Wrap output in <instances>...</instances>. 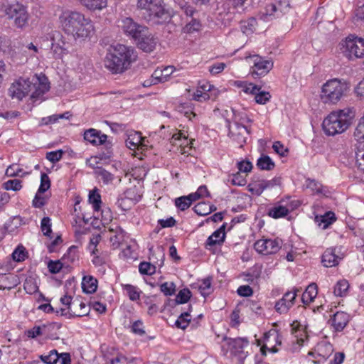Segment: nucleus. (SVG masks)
<instances>
[{
  "label": "nucleus",
  "mask_w": 364,
  "mask_h": 364,
  "mask_svg": "<svg viewBox=\"0 0 364 364\" xmlns=\"http://www.w3.org/2000/svg\"><path fill=\"white\" fill-rule=\"evenodd\" d=\"M60 20L64 31L72 34L75 38H87L94 33L92 21L77 11H65Z\"/></svg>",
  "instance_id": "obj_1"
},
{
  "label": "nucleus",
  "mask_w": 364,
  "mask_h": 364,
  "mask_svg": "<svg viewBox=\"0 0 364 364\" xmlns=\"http://www.w3.org/2000/svg\"><path fill=\"white\" fill-rule=\"evenodd\" d=\"M136 58L134 48L117 44L107 54L105 65L112 73H121L128 69Z\"/></svg>",
  "instance_id": "obj_2"
},
{
  "label": "nucleus",
  "mask_w": 364,
  "mask_h": 364,
  "mask_svg": "<svg viewBox=\"0 0 364 364\" xmlns=\"http://www.w3.org/2000/svg\"><path fill=\"white\" fill-rule=\"evenodd\" d=\"M349 111L338 110L330 113L323 120L322 127L326 134L334 136L345 132L350 124Z\"/></svg>",
  "instance_id": "obj_3"
},
{
  "label": "nucleus",
  "mask_w": 364,
  "mask_h": 364,
  "mask_svg": "<svg viewBox=\"0 0 364 364\" xmlns=\"http://www.w3.org/2000/svg\"><path fill=\"white\" fill-rule=\"evenodd\" d=\"M137 6L144 11L145 18L153 23L160 24L168 17L163 0H137Z\"/></svg>",
  "instance_id": "obj_4"
},
{
  "label": "nucleus",
  "mask_w": 364,
  "mask_h": 364,
  "mask_svg": "<svg viewBox=\"0 0 364 364\" xmlns=\"http://www.w3.org/2000/svg\"><path fill=\"white\" fill-rule=\"evenodd\" d=\"M345 82L334 78L328 80L321 87V99L326 104H336L347 91Z\"/></svg>",
  "instance_id": "obj_5"
},
{
  "label": "nucleus",
  "mask_w": 364,
  "mask_h": 364,
  "mask_svg": "<svg viewBox=\"0 0 364 364\" xmlns=\"http://www.w3.org/2000/svg\"><path fill=\"white\" fill-rule=\"evenodd\" d=\"M5 14L14 19L15 25L23 28L28 22V15L26 7L18 2L8 3L3 5Z\"/></svg>",
  "instance_id": "obj_6"
},
{
  "label": "nucleus",
  "mask_w": 364,
  "mask_h": 364,
  "mask_svg": "<svg viewBox=\"0 0 364 364\" xmlns=\"http://www.w3.org/2000/svg\"><path fill=\"white\" fill-rule=\"evenodd\" d=\"M249 58L253 60L250 73L254 77L267 75L273 68L271 60H266L258 55H250Z\"/></svg>",
  "instance_id": "obj_7"
},
{
  "label": "nucleus",
  "mask_w": 364,
  "mask_h": 364,
  "mask_svg": "<svg viewBox=\"0 0 364 364\" xmlns=\"http://www.w3.org/2000/svg\"><path fill=\"white\" fill-rule=\"evenodd\" d=\"M282 344V338L279 333L276 329H270L264 333L263 336V345L261 347V352L263 355H266V350L272 353H277L278 349L276 345Z\"/></svg>",
  "instance_id": "obj_8"
},
{
  "label": "nucleus",
  "mask_w": 364,
  "mask_h": 364,
  "mask_svg": "<svg viewBox=\"0 0 364 364\" xmlns=\"http://www.w3.org/2000/svg\"><path fill=\"white\" fill-rule=\"evenodd\" d=\"M118 26L121 30L128 36H130L134 40L142 31H146V26L140 25L135 22L131 18H123L118 21Z\"/></svg>",
  "instance_id": "obj_9"
},
{
  "label": "nucleus",
  "mask_w": 364,
  "mask_h": 364,
  "mask_svg": "<svg viewBox=\"0 0 364 364\" xmlns=\"http://www.w3.org/2000/svg\"><path fill=\"white\" fill-rule=\"evenodd\" d=\"M134 41L137 47L145 53L152 52L158 43L157 38L150 33L148 28H146V31H142L138 35Z\"/></svg>",
  "instance_id": "obj_10"
},
{
  "label": "nucleus",
  "mask_w": 364,
  "mask_h": 364,
  "mask_svg": "<svg viewBox=\"0 0 364 364\" xmlns=\"http://www.w3.org/2000/svg\"><path fill=\"white\" fill-rule=\"evenodd\" d=\"M228 136L239 144L240 148L243 147L246 143L247 136L250 134V131L247 127L237 122H235L232 124L228 122Z\"/></svg>",
  "instance_id": "obj_11"
},
{
  "label": "nucleus",
  "mask_w": 364,
  "mask_h": 364,
  "mask_svg": "<svg viewBox=\"0 0 364 364\" xmlns=\"http://www.w3.org/2000/svg\"><path fill=\"white\" fill-rule=\"evenodd\" d=\"M343 47L350 58L353 57L358 58L364 56V39L361 38L348 37Z\"/></svg>",
  "instance_id": "obj_12"
},
{
  "label": "nucleus",
  "mask_w": 364,
  "mask_h": 364,
  "mask_svg": "<svg viewBox=\"0 0 364 364\" xmlns=\"http://www.w3.org/2000/svg\"><path fill=\"white\" fill-rule=\"evenodd\" d=\"M282 240L275 239L259 240L255 243V249L263 255L274 254L282 247Z\"/></svg>",
  "instance_id": "obj_13"
},
{
  "label": "nucleus",
  "mask_w": 364,
  "mask_h": 364,
  "mask_svg": "<svg viewBox=\"0 0 364 364\" xmlns=\"http://www.w3.org/2000/svg\"><path fill=\"white\" fill-rule=\"evenodd\" d=\"M31 82L28 80L20 79L14 82L9 89V94L12 98L21 100L31 92Z\"/></svg>",
  "instance_id": "obj_14"
},
{
  "label": "nucleus",
  "mask_w": 364,
  "mask_h": 364,
  "mask_svg": "<svg viewBox=\"0 0 364 364\" xmlns=\"http://www.w3.org/2000/svg\"><path fill=\"white\" fill-rule=\"evenodd\" d=\"M174 70L175 69L173 66H167L163 69L158 68L151 75V81H145L144 86L147 87L151 85H156L159 82H164L167 81L169 76L173 73Z\"/></svg>",
  "instance_id": "obj_15"
},
{
  "label": "nucleus",
  "mask_w": 364,
  "mask_h": 364,
  "mask_svg": "<svg viewBox=\"0 0 364 364\" xmlns=\"http://www.w3.org/2000/svg\"><path fill=\"white\" fill-rule=\"evenodd\" d=\"M350 321V316L344 311H337L328 320V323L337 332L342 331Z\"/></svg>",
  "instance_id": "obj_16"
},
{
  "label": "nucleus",
  "mask_w": 364,
  "mask_h": 364,
  "mask_svg": "<svg viewBox=\"0 0 364 364\" xmlns=\"http://www.w3.org/2000/svg\"><path fill=\"white\" fill-rule=\"evenodd\" d=\"M229 350L231 353L238 355L240 358H245L244 348L247 346L249 341L245 338H228L227 339Z\"/></svg>",
  "instance_id": "obj_17"
},
{
  "label": "nucleus",
  "mask_w": 364,
  "mask_h": 364,
  "mask_svg": "<svg viewBox=\"0 0 364 364\" xmlns=\"http://www.w3.org/2000/svg\"><path fill=\"white\" fill-rule=\"evenodd\" d=\"M340 251H337V248H328L322 255L321 262L323 266L326 267H331L336 266L339 260L343 257L337 255Z\"/></svg>",
  "instance_id": "obj_18"
},
{
  "label": "nucleus",
  "mask_w": 364,
  "mask_h": 364,
  "mask_svg": "<svg viewBox=\"0 0 364 364\" xmlns=\"http://www.w3.org/2000/svg\"><path fill=\"white\" fill-rule=\"evenodd\" d=\"M84 139L93 145H101L106 144L107 136L95 129H90L85 132Z\"/></svg>",
  "instance_id": "obj_19"
},
{
  "label": "nucleus",
  "mask_w": 364,
  "mask_h": 364,
  "mask_svg": "<svg viewBox=\"0 0 364 364\" xmlns=\"http://www.w3.org/2000/svg\"><path fill=\"white\" fill-rule=\"evenodd\" d=\"M89 166L94 169L95 176L99 181H102L105 185L110 184L114 181V175L102 167L96 166L91 163H90Z\"/></svg>",
  "instance_id": "obj_20"
},
{
  "label": "nucleus",
  "mask_w": 364,
  "mask_h": 364,
  "mask_svg": "<svg viewBox=\"0 0 364 364\" xmlns=\"http://www.w3.org/2000/svg\"><path fill=\"white\" fill-rule=\"evenodd\" d=\"M273 186L274 183L272 181L261 180L250 183L247 186V189L252 194L260 196L266 188Z\"/></svg>",
  "instance_id": "obj_21"
},
{
  "label": "nucleus",
  "mask_w": 364,
  "mask_h": 364,
  "mask_svg": "<svg viewBox=\"0 0 364 364\" xmlns=\"http://www.w3.org/2000/svg\"><path fill=\"white\" fill-rule=\"evenodd\" d=\"M316 222L318 226L321 227L323 230L327 229L333 222L336 221V218L334 213L328 211L323 215L316 216Z\"/></svg>",
  "instance_id": "obj_22"
},
{
  "label": "nucleus",
  "mask_w": 364,
  "mask_h": 364,
  "mask_svg": "<svg viewBox=\"0 0 364 364\" xmlns=\"http://www.w3.org/2000/svg\"><path fill=\"white\" fill-rule=\"evenodd\" d=\"M82 288L84 292L92 294L97 288V280L92 276H85L82 281Z\"/></svg>",
  "instance_id": "obj_23"
},
{
  "label": "nucleus",
  "mask_w": 364,
  "mask_h": 364,
  "mask_svg": "<svg viewBox=\"0 0 364 364\" xmlns=\"http://www.w3.org/2000/svg\"><path fill=\"white\" fill-rule=\"evenodd\" d=\"M79 259L77 247L73 245L70 247L67 252L63 255L61 260L68 267L71 264H74Z\"/></svg>",
  "instance_id": "obj_24"
},
{
  "label": "nucleus",
  "mask_w": 364,
  "mask_h": 364,
  "mask_svg": "<svg viewBox=\"0 0 364 364\" xmlns=\"http://www.w3.org/2000/svg\"><path fill=\"white\" fill-rule=\"evenodd\" d=\"M315 350L318 356L323 359H326L332 354L333 348L330 343L326 341H321L318 343Z\"/></svg>",
  "instance_id": "obj_25"
},
{
  "label": "nucleus",
  "mask_w": 364,
  "mask_h": 364,
  "mask_svg": "<svg viewBox=\"0 0 364 364\" xmlns=\"http://www.w3.org/2000/svg\"><path fill=\"white\" fill-rule=\"evenodd\" d=\"M318 294L317 285L315 283L310 284L303 293L301 301L304 304H308L313 301Z\"/></svg>",
  "instance_id": "obj_26"
},
{
  "label": "nucleus",
  "mask_w": 364,
  "mask_h": 364,
  "mask_svg": "<svg viewBox=\"0 0 364 364\" xmlns=\"http://www.w3.org/2000/svg\"><path fill=\"white\" fill-rule=\"evenodd\" d=\"M50 89V85L43 84L41 86H38L37 83H32L31 86V92H32L31 97L35 102L41 99L43 95Z\"/></svg>",
  "instance_id": "obj_27"
},
{
  "label": "nucleus",
  "mask_w": 364,
  "mask_h": 364,
  "mask_svg": "<svg viewBox=\"0 0 364 364\" xmlns=\"http://www.w3.org/2000/svg\"><path fill=\"white\" fill-rule=\"evenodd\" d=\"M355 159L358 168L364 172V141H359L357 144Z\"/></svg>",
  "instance_id": "obj_28"
},
{
  "label": "nucleus",
  "mask_w": 364,
  "mask_h": 364,
  "mask_svg": "<svg viewBox=\"0 0 364 364\" xmlns=\"http://www.w3.org/2000/svg\"><path fill=\"white\" fill-rule=\"evenodd\" d=\"M257 166L261 170L271 171L275 164L269 156L262 155L257 160Z\"/></svg>",
  "instance_id": "obj_29"
},
{
  "label": "nucleus",
  "mask_w": 364,
  "mask_h": 364,
  "mask_svg": "<svg viewBox=\"0 0 364 364\" xmlns=\"http://www.w3.org/2000/svg\"><path fill=\"white\" fill-rule=\"evenodd\" d=\"M256 26L257 20L253 17L248 18L247 21L240 22V29L242 32L246 35L252 33L255 30Z\"/></svg>",
  "instance_id": "obj_30"
},
{
  "label": "nucleus",
  "mask_w": 364,
  "mask_h": 364,
  "mask_svg": "<svg viewBox=\"0 0 364 364\" xmlns=\"http://www.w3.org/2000/svg\"><path fill=\"white\" fill-rule=\"evenodd\" d=\"M73 314L75 316H86L88 314V308L86 306L85 304L79 301H73Z\"/></svg>",
  "instance_id": "obj_31"
},
{
  "label": "nucleus",
  "mask_w": 364,
  "mask_h": 364,
  "mask_svg": "<svg viewBox=\"0 0 364 364\" xmlns=\"http://www.w3.org/2000/svg\"><path fill=\"white\" fill-rule=\"evenodd\" d=\"M81 4L91 10H101L106 7L107 0H83Z\"/></svg>",
  "instance_id": "obj_32"
},
{
  "label": "nucleus",
  "mask_w": 364,
  "mask_h": 364,
  "mask_svg": "<svg viewBox=\"0 0 364 364\" xmlns=\"http://www.w3.org/2000/svg\"><path fill=\"white\" fill-rule=\"evenodd\" d=\"M81 4L91 10H101L106 7L107 0H83Z\"/></svg>",
  "instance_id": "obj_33"
},
{
  "label": "nucleus",
  "mask_w": 364,
  "mask_h": 364,
  "mask_svg": "<svg viewBox=\"0 0 364 364\" xmlns=\"http://www.w3.org/2000/svg\"><path fill=\"white\" fill-rule=\"evenodd\" d=\"M89 202L92 205L95 211L97 212L100 210V205L102 203L101 196L97 189L90 192Z\"/></svg>",
  "instance_id": "obj_34"
},
{
  "label": "nucleus",
  "mask_w": 364,
  "mask_h": 364,
  "mask_svg": "<svg viewBox=\"0 0 364 364\" xmlns=\"http://www.w3.org/2000/svg\"><path fill=\"white\" fill-rule=\"evenodd\" d=\"M201 28V23L198 19L192 18L186 26L183 28V31L186 33H193L196 31H200Z\"/></svg>",
  "instance_id": "obj_35"
},
{
  "label": "nucleus",
  "mask_w": 364,
  "mask_h": 364,
  "mask_svg": "<svg viewBox=\"0 0 364 364\" xmlns=\"http://www.w3.org/2000/svg\"><path fill=\"white\" fill-rule=\"evenodd\" d=\"M348 287L349 284L347 280H340L336 283L334 287L333 293L336 296H343L346 295Z\"/></svg>",
  "instance_id": "obj_36"
},
{
  "label": "nucleus",
  "mask_w": 364,
  "mask_h": 364,
  "mask_svg": "<svg viewBox=\"0 0 364 364\" xmlns=\"http://www.w3.org/2000/svg\"><path fill=\"white\" fill-rule=\"evenodd\" d=\"M288 213L289 210L286 207L279 205L271 208L268 215L273 218H279L287 215Z\"/></svg>",
  "instance_id": "obj_37"
},
{
  "label": "nucleus",
  "mask_w": 364,
  "mask_h": 364,
  "mask_svg": "<svg viewBox=\"0 0 364 364\" xmlns=\"http://www.w3.org/2000/svg\"><path fill=\"white\" fill-rule=\"evenodd\" d=\"M225 237V233L223 235L219 231L215 230L213 233L208 237L206 241V245L213 246L217 244L223 242Z\"/></svg>",
  "instance_id": "obj_38"
},
{
  "label": "nucleus",
  "mask_w": 364,
  "mask_h": 364,
  "mask_svg": "<svg viewBox=\"0 0 364 364\" xmlns=\"http://www.w3.org/2000/svg\"><path fill=\"white\" fill-rule=\"evenodd\" d=\"M191 316L188 311L182 313L175 322V325L181 329H186L191 322Z\"/></svg>",
  "instance_id": "obj_39"
},
{
  "label": "nucleus",
  "mask_w": 364,
  "mask_h": 364,
  "mask_svg": "<svg viewBox=\"0 0 364 364\" xmlns=\"http://www.w3.org/2000/svg\"><path fill=\"white\" fill-rule=\"evenodd\" d=\"M123 289L126 291L130 300L134 301L139 299L140 292L136 287L131 284H124Z\"/></svg>",
  "instance_id": "obj_40"
},
{
  "label": "nucleus",
  "mask_w": 364,
  "mask_h": 364,
  "mask_svg": "<svg viewBox=\"0 0 364 364\" xmlns=\"http://www.w3.org/2000/svg\"><path fill=\"white\" fill-rule=\"evenodd\" d=\"M23 289L27 294H33L38 291V286L34 279L29 277L25 280Z\"/></svg>",
  "instance_id": "obj_41"
},
{
  "label": "nucleus",
  "mask_w": 364,
  "mask_h": 364,
  "mask_svg": "<svg viewBox=\"0 0 364 364\" xmlns=\"http://www.w3.org/2000/svg\"><path fill=\"white\" fill-rule=\"evenodd\" d=\"M191 296V291L187 288L183 289L181 290H180L179 292L178 293V294L176 295V303L178 304H185L188 301Z\"/></svg>",
  "instance_id": "obj_42"
},
{
  "label": "nucleus",
  "mask_w": 364,
  "mask_h": 364,
  "mask_svg": "<svg viewBox=\"0 0 364 364\" xmlns=\"http://www.w3.org/2000/svg\"><path fill=\"white\" fill-rule=\"evenodd\" d=\"M41 228L45 236H47L50 238L52 237L51 220L49 217H44L41 220Z\"/></svg>",
  "instance_id": "obj_43"
},
{
  "label": "nucleus",
  "mask_w": 364,
  "mask_h": 364,
  "mask_svg": "<svg viewBox=\"0 0 364 364\" xmlns=\"http://www.w3.org/2000/svg\"><path fill=\"white\" fill-rule=\"evenodd\" d=\"M40 358L46 364H56L59 360V353L56 350H53L48 355H41Z\"/></svg>",
  "instance_id": "obj_44"
},
{
  "label": "nucleus",
  "mask_w": 364,
  "mask_h": 364,
  "mask_svg": "<svg viewBox=\"0 0 364 364\" xmlns=\"http://www.w3.org/2000/svg\"><path fill=\"white\" fill-rule=\"evenodd\" d=\"M139 271L141 274L151 275L156 272V267L149 262H142L139 264Z\"/></svg>",
  "instance_id": "obj_45"
},
{
  "label": "nucleus",
  "mask_w": 364,
  "mask_h": 364,
  "mask_svg": "<svg viewBox=\"0 0 364 364\" xmlns=\"http://www.w3.org/2000/svg\"><path fill=\"white\" fill-rule=\"evenodd\" d=\"M193 210L198 215H207L210 214V205L205 202H200L194 206Z\"/></svg>",
  "instance_id": "obj_46"
},
{
  "label": "nucleus",
  "mask_w": 364,
  "mask_h": 364,
  "mask_svg": "<svg viewBox=\"0 0 364 364\" xmlns=\"http://www.w3.org/2000/svg\"><path fill=\"white\" fill-rule=\"evenodd\" d=\"M117 230L113 235L109 237L110 242L114 249L119 247L121 241L123 239L122 230L121 228L117 227Z\"/></svg>",
  "instance_id": "obj_47"
},
{
  "label": "nucleus",
  "mask_w": 364,
  "mask_h": 364,
  "mask_svg": "<svg viewBox=\"0 0 364 364\" xmlns=\"http://www.w3.org/2000/svg\"><path fill=\"white\" fill-rule=\"evenodd\" d=\"M271 95L269 92L266 91H257L255 95V100L257 104L265 105L269 101Z\"/></svg>",
  "instance_id": "obj_48"
},
{
  "label": "nucleus",
  "mask_w": 364,
  "mask_h": 364,
  "mask_svg": "<svg viewBox=\"0 0 364 364\" xmlns=\"http://www.w3.org/2000/svg\"><path fill=\"white\" fill-rule=\"evenodd\" d=\"M277 11V6L274 4H269L265 7V11L260 14V18L264 21L269 20L274 12Z\"/></svg>",
  "instance_id": "obj_49"
},
{
  "label": "nucleus",
  "mask_w": 364,
  "mask_h": 364,
  "mask_svg": "<svg viewBox=\"0 0 364 364\" xmlns=\"http://www.w3.org/2000/svg\"><path fill=\"white\" fill-rule=\"evenodd\" d=\"M354 136L358 142L364 141V115L360 119L355 128Z\"/></svg>",
  "instance_id": "obj_50"
},
{
  "label": "nucleus",
  "mask_w": 364,
  "mask_h": 364,
  "mask_svg": "<svg viewBox=\"0 0 364 364\" xmlns=\"http://www.w3.org/2000/svg\"><path fill=\"white\" fill-rule=\"evenodd\" d=\"M64 265L65 264L62 260H50L48 263V268L50 273L58 274L60 272Z\"/></svg>",
  "instance_id": "obj_51"
},
{
  "label": "nucleus",
  "mask_w": 364,
  "mask_h": 364,
  "mask_svg": "<svg viewBox=\"0 0 364 364\" xmlns=\"http://www.w3.org/2000/svg\"><path fill=\"white\" fill-rule=\"evenodd\" d=\"M4 188L7 191H19L22 188L21 181L18 179L9 180L4 183Z\"/></svg>",
  "instance_id": "obj_52"
},
{
  "label": "nucleus",
  "mask_w": 364,
  "mask_h": 364,
  "mask_svg": "<svg viewBox=\"0 0 364 364\" xmlns=\"http://www.w3.org/2000/svg\"><path fill=\"white\" fill-rule=\"evenodd\" d=\"M50 181L48 176L45 173H41V184H40L38 191L39 192V193H43L47 190H48L50 188Z\"/></svg>",
  "instance_id": "obj_53"
},
{
  "label": "nucleus",
  "mask_w": 364,
  "mask_h": 364,
  "mask_svg": "<svg viewBox=\"0 0 364 364\" xmlns=\"http://www.w3.org/2000/svg\"><path fill=\"white\" fill-rule=\"evenodd\" d=\"M160 290L166 296H171L175 294L176 285L173 282H164L160 286Z\"/></svg>",
  "instance_id": "obj_54"
},
{
  "label": "nucleus",
  "mask_w": 364,
  "mask_h": 364,
  "mask_svg": "<svg viewBox=\"0 0 364 364\" xmlns=\"http://www.w3.org/2000/svg\"><path fill=\"white\" fill-rule=\"evenodd\" d=\"M175 205L176 206L180 209L181 210L183 211L188 209L191 206L190 200L186 196H181L179 198H176L175 200Z\"/></svg>",
  "instance_id": "obj_55"
},
{
  "label": "nucleus",
  "mask_w": 364,
  "mask_h": 364,
  "mask_svg": "<svg viewBox=\"0 0 364 364\" xmlns=\"http://www.w3.org/2000/svg\"><path fill=\"white\" fill-rule=\"evenodd\" d=\"M291 306L292 303H287L283 298H282L276 303L275 309L280 314H285Z\"/></svg>",
  "instance_id": "obj_56"
},
{
  "label": "nucleus",
  "mask_w": 364,
  "mask_h": 364,
  "mask_svg": "<svg viewBox=\"0 0 364 364\" xmlns=\"http://www.w3.org/2000/svg\"><path fill=\"white\" fill-rule=\"evenodd\" d=\"M26 257V249L23 246H18L12 253V258L16 262H22Z\"/></svg>",
  "instance_id": "obj_57"
},
{
  "label": "nucleus",
  "mask_w": 364,
  "mask_h": 364,
  "mask_svg": "<svg viewBox=\"0 0 364 364\" xmlns=\"http://www.w3.org/2000/svg\"><path fill=\"white\" fill-rule=\"evenodd\" d=\"M211 288V279L206 278L202 281L201 284L199 287V289L200 291L201 294L203 296L208 295L210 292Z\"/></svg>",
  "instance_id": "obj_58"
},
{
  "label": "nucleus",
  "mask_w": 364,
  "mask_h": 364,
  "mask_svg": "<svg viewBox=\"0 0 364 364\" xmlns=\"http://www.w3.org/2000/svg\"><path fill=\"white\" fill-rule=\"evenodd\" d=\"M63 154V151L62 150L48 152L46 159L52 163H55L61 159Z\"/></svg>",
  "instance_id": "obj_59"
},
{
  "label": "nucleus",
  "mask_w": 364,
  "mask_h": 364,
  "mask_svg": "<svg viewBox=\"0 0 364 364\" xmlns=\"http://www.w3.org/2000/svg\"><path fill=\"white\" fill-rule=\"evenodd\" d=\"M272 148L274 151L281 156H285L289 150L280 141H275Z\"/></svg>",
  "instance_id": "obj_60"
},
{
  "label": "nucleus",
  "mask_w": 364,
  "mask_h": 364,
  "mask_svg": "<svg viewBox=\"0 0 364 364\" xmlns=\"http://www.w3.org/2000/svg\"><path fill=\"white\" fill-rule=\"evenodd\" d=\"M132 331L139 336L144 335L145 331L144 330L142 321L140 320L134 321L132 326Z\"/></svg>",
  "instance_id": "obj_61"
},
{
  "label": "nucleus",
  "mask_w": 364,
  "mask_h": 364,
  "mask_svg": "<svg viewBox=\"0 0 364 364\" xmlns=\"http://www.w3.org/2000/svg\"><path fill=\"white\" fill-rule=\"evenodd\" d=\"M237 293L241 296L248 297L253 294V290L249 285H242L238 287Z\"/></svg>",
  "instance_id": "obj_62"
},
{
  "label": "nucleus",
  "mask_w": 364,
  "mask_h": 364,
  "mask_svg": "<svg viewBox=\"0 0 364 364\" xmlns=\"http://www.w3.org/2000/svg\"><path fill=\"white\" fill-rule=\"evenodd\" d=\"M41 194L42 193H39V192L38 191L34 197V199L33 200V205L35 208H41L46 203V197L42 196Z\"/></svg>",
  "instance_id": "obj_63"
},
{
  "label": "nucleus",
  "mask_w": 364,
  "mask_h": 364,
  "mask_svg": "<svg viewBox=\"0 0 364 364\" xmlns=\"http://www.w3.org/2000/svg\"><path fill=\"white\" fill-rule=\"evenodd\" d=\"M226 67L224 63H215L209 68V71L212 75L220 73Z\"/></svg>",
  "instance_id": "obj_64"
}]
</instances>
